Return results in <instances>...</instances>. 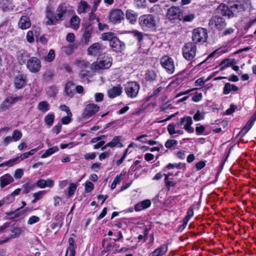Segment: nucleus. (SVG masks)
<instances>
[{
  "mask_svg": "<svg viewBox=\"0 0 256 256\" xmlns=\"http://www.w3.org/2000/svg\"><path fill=\"white\" fill-rule=\"evenodd\" d=\"M66 12L67 9L65 4H62L58 6L55 14L52 8L48 6L46 10V16L48 18L46 24H56L58 20H62L65 18Z\"/></svg>",
  "mask_w": 256,
  "mask_h": 256,
  "instance_id": "f257e3e1",
  "label": "nucleus"
},
{
  "mask_svg": "<svg viewBox=\"0 0 256 256\" xmlns=\"http://www.w3.org/2000/svg\"><path fill=\"white\" fill-rule=\"evenodd\" d=\"M112 64V58L108 55L104 54L92 64L90 68L94 72H100L102 70L109 68Z\"/></svg>",
  "mask_w": 256,
  "mask_h": 256,
  "instance_id": "f03ea898",
  "label": "nucleus"
},
{
  "mask_svg": "<svg viewBox=\"0 0 256 256\" xmlns=\"http://www.w3.org/2000/svg\"><path fill=\"white\" fill-rule=\"evenodd\" d=\"M140 26L144 30H152L156 26L157 20L156 16L151 14L140 16L138 18Z\"/></svg>",
  "mask_w": 256,
  "mask_h": 256,
  "instance_id": "7ed1b4c3",
  "label": "nucleus"
},
{
  "mask_svg": "<svg viewBox=\"0 0 256 256\" xmlns=\"http://www.w3.org/2000/svg\"><path fill=\"white\" fill-rule=\"evenodd\" d=\"M196 44L188 42L182 48V56L187 60H192L196 56Z\"/></svg>",
  "mask_w": 256,
  "mask_h": 256,
  "instance_id": "20e7f679",
  "label": "nucleus"
},
{
  "mask_svg": "<svg viewBox=\"0 0 256 256\" xmlns=\"http://www.w3.org/2000/svg\"><path fill=\"white\" fill-rule=\"evenodd\" d=\"M208 33L206 29L198 28L193 30L192 40L193 43H204L208 38Z\"/></svg>",
  "mask_w": 256,
  "mask_h": 256,
  "instance_id": "39448f33",
  "label": "nucleus"
},
{
  "mask_svg": "<svg viewBox=\"0 0 256 256\" xmlns=\"http://www.w3.org/2000/svg\"><path fill=\"white\" fill-rule=\"evenodd\" d=\"M210 26L214 30L220 31L223 30L226 26L225 19L218 16H214L212 17L209 22Z\"/></svg>",
  "mask_w": 256,
  "mask_h": 256,
  "instance_id": "423d86ee",
  "label": "nucleus"
},
{
  "mask_svg": "<svg viewBox=\"0 0 256 256\" xmlns=\"http://www.w3.org/2000/svg\"><path fill=\"white\" fill-rule=\"evenodd\" d=\"M140 88V84L137 82L133 81L128 82L124 86V90L126 96L131 98L137 96Z\"/></svg>",
  "mask_w": 256,
  "mask_h": 256,
  "instance_id": "0eeeda50",
  "label": "nucleus"
},
{
  "mask_svg": "<svg viewBox=\"0 0 256 256\" xmlns=\"http://www.w3.org/2000/svg\"><path fill=\"white\" fill-rule=\"evenodd\" d=\"M192 118L189 116H185L180 119L176 123V126L180 130L184 129L188 133H192L194 132V128L192 126Z\"/></svg>",
  "mask_w": 256,
  "mask_h": 256,
  "instance_id": "6e6552de",
  "label": "nucleus"
},
{
  "mask_svg": "<svg viewBox=\"0 0 256 256\" xmlns=\"http://www.w3.org/2000/svg\"><path fill=\"white\" fill-rule=\"evenodd\" d=\"M100 110L99 106L94 104H87L82 115V120H88L94 116Z\"/></svg>",
  "mask_w": 256,
  "mask_h": 256,
  "instance_id": "1a4fd4ad",
  "label": "nucleus"
},
{
  "mask_svg": "<svg viewBox=\"0 0 256 256\" xmlns=\"http://www.w3.org/2000/svg\"><path fill=\"white\" fill-rule=\"evenodd\" d=\"M166 16L170 20H181L182 18V11L179 6H171L168 10Z\"/></svg>",
  "mask_w": 256,
  "mask_h": 256,
  "instance_id": "9d476101",
  "label": "nucleus"
},
{
  "mask_svg": "<svg viewBox=\"0 0 256 256\" xmlns=\"http://www.w3.org/2000/svg\"><path fill=\"white\" fill-rule=\"evenodd\" d=\"M160 64L168 73L172 74L174 72V64L173 59L169 56H162L160 61Z\"/></svg>",
  "mask_w": 256,
  "mask_h": 256,
  "instance_id": "9b49d317",
  "label": "nucleus"
},
{
  "mask_svg": "<svg viewBox=\"0 0 256 256\" xmlns=\"http://www.w3.org/2000/svg\"><path fill=\"white\" fill-rule=\"evenodd\" d=\"M124 13L119 8L112 10L108 14V18L110 22L113 24L120 23L124 19Z\"/></svg>",
  "mask_w": 256,
  "mask_h": 256,
  "instance_id": "f8f14e48",
  "label": "nucleus"
},
{
  "mask_svg": "<svg viewBox=\"0 0 256 256\" xmlns=\"http://www.w3.org/2000/svg\"><path fill=\"white\" fill-rule=\"evenodd\" d=\"M26 68L31 72L36 73L41 68L40 60L37 58L32 57L27 61Z\"/></svg>",
  "mask_w": 256,
  "mask_h": 256,
  "instance_id": "ddd939ff",
  "label": "nucleus"
},
{
  "mask_svg": "<svg viewBox=\"0 0 256 256\" xmlns=\"http://www.w3.org/2000/svg\"><path fill=\"white\" fill-rule=\"evenodd\" d=\"M110 46L113 50L116 52H121L125 49L124 42L120 41L116 37L114 38L111 42H110Z\"/></svg>",
  "mask_w": 256,
  "mask_h": 256,
  "instance_id": "4468645a",
  "label": "nucleus"
},
{
  "mask_svg": "<svg viewBox=\"0 0 256 256\" xmlns=\"http://www.w3.org/2000/svg\"><path fill=\"white\" fill-rule=\"evenodd\" d=\"M26 84V76L20 74L16 76L14 80V84L16 88L20 89Z\"/></svg>",
  "mask_w": 256,
  "mask_h": 256,
  "instance_id": "2eb2a0df",
  "label": "nucleus"
},
{
  "mask_svg": "<svg viewBox=\"0 0 256 256\" xmlns=\"http://www.w3.org/2000/svg\"><path fill=\"white\" fill-rule=\"evenodd\" d=\"M102 46L99 43H94L92 44L88 50V54L89 55L96 56L102 51Z\"/></svg>",
  "mask_w": 256,
  "mask_h": 256,
  "instance_id": "dca6fc26",
  "label": "nucleus"
},
{
  "mask_svg": "<svg viewBox=\"0 0 256 256\" xmlns=\"http://www.w3.org/2000/svg\"><path fill=\"white\" fill-rule=\"evenodd\" d=\"M54 182L53 180L48 179L46 180L40 179L36 182V186L40 188H52L54 186Z\"/></svg>",
  "mask_w": 256,
  "mask_h": 256,
  "instance_id": "f3484780",
  "label": "nucleus"
},
{
  "mask_svg": "<svg viewBox=\"0 0 256 256\" xmlns=\"http://www.w3.org/2000/svg\"><path fill=\"white\" fill-rule=\"evenodd\" d=\"M216 12L224 16H228V18L232 16V10H230V8L224 4H220L216 10Z\"/></svg>",
  "mask_w": 256,
  "mask_h": 256,
  "instance_id": "a211bd4d",
  "label": "nucleus"
},
{
  "mask_svg": "<svg viewBox=\"0 0 256 256\" xmlns=\"http://www.w3.org/2000/svg\"><path fill=\"white\" fill-rule=\"evenodd\" d=\"M14 181V179L11 175L8 174H5L0 177V186L4 188Z\"/></svg>",
  "mask_w": 256,
  "mask_h": 256,
  "instance_id": "6ab92c4d",
  "label": "nucleus"
},
{
  "mask_svg": "<svg viewBox=\"0 0 256 256\" xmlns=\"http://www.w3.org/2000/svg\"><path fill=\"white\" fill-rule=\"evenodd\" d=\"M121 137L120 136H116L109 142L107 143L102 148V150H104L108 147L113 148L115 146H118L122 147Z\"/></svg>",
  "mask_w": 256,
  "mask_h": 256,
  "instance_id": "aec40b11",
  "label": "nucleus"
},
{
  "mask_svg": "<svg viewBox=\"0 0 256 256\" xmlns=\"http://www.w3.org/2000/svg\"><path fill=\"white\" fill-rule=\"evenodd\" d=\"M168 131L169 134L171 136H174V134L177 135H182L184 134V131L180 128H178L176 126V124H170L167 127Z\"/></svg>",
  "mask_w": 256,
  "mask_h": 256,
  "instance_id": "412c9836",
  "label": "nucleus"
},
{
  "mask_svg": "<svg viewBox=\"0 0 256 256\" xmlns=\"http://www.w3.org/2000/svg\"><path fill=\"white\" fill-rule=\"evenodd\" d=\"M138 14L136 12H135L134 10H127L126 12V17L127 20L129 21V22L131 24H134L138 18Z\"/></svg>",
  "mask_w": 256,
  "mask_h": 256,
  "instance_id": "4be33fe9",
  "label": "nucleus"
},
{
  "mask_svg": "<svg viewBox=\"0 0 256 256\" xmlns=\"http://www.w3.org/2000/svg\"><path fill=\"white\" fill-rule=\"evenodd\" d=\"M151 201L150 200H146L136 204L134 207L136 212H140L149 208L151 205Z\"/></svg>",
  "mask_w": 256,
  "mask_h": 256,
  "instance_id": "5701e85b",
  "label": "nucleus"
},
{
  "mask_svg": "<svg viewBox=\"0 0 256 256\" xmlns=\"http://www.w3.org/2000/svg\"><path fill=\"white\" fill-rule=\"evenodd\" d=\"M18 26L22 30L29 28L31 26V22L29 18L27 16H22L18 22Z\"/></svg>",
  "mask_w": 256,
  "mask_h": 256,
  "instance_id": "b1692460",
  "label": "nucleus"
},
{
  "mask_svg": "<svg viewBox=\"0 0 256 256\" xmlns=\"http://www.w3.org/2000/svg\"><path fill=\"white\" fill-rule=\"evenodd\" d=\"M90 8V5L84 0H81L78 4L77 12L78 14L86 13Z\"/></svg>",
  "mask_w": 256,
  "mask_h": 256,
  "instance_id": "393cba45",
  "label": "nucleus"
},
{
  "mask_svg": "<svg viewBox=\"0 0 256 256\" xmlns=\"http://www.w3.org/2000/svg\"><path fill=\"white\" fill-rule=\"evenodd\" d=\"M168 250V246L166 244H162L158 247L152 252L150 256H163L164 254Z\"/></svg>",
  "mask_w": 256,
  "mask_h": 256,
  "instance_id": "a878e982",
  "label": "nucleus"
},
{
  "mask_svg": "<svg viewBox=\"0 0 256 256\" xmlns=\"http://www.w3.org/2000/svg\"><path fill=\"white\" fill-rule=\"evenodd\" d=\"M122 88L120 86H114L108 90V96L110 98H114L121 94Z\"/></svg>",
  "mask_w": 256,
  "mask_h": 256,
  "instance_id": "bb28decb",
  "label": "nucleus"
},
{
  "mask_svg": "<svg viewBox=\"0 0 256 256\" xmlns=\"http://www.w3.org/2000/svg\"><path fill=\"white\" fill-rule=\"evenodd\" d=\"M238 90V88L234 84H231L229 82L225 84L223 88V94L225 95L228 94L232 92H237Z\"/></svg>",
  "mask_w": 256,
  "mask_h": 256,
  "instance_id": "cd10ccee",
  "label": "nucleus"
},
{
  "mask_svg": "<svg viewBox=\"0 0 256 256\" xmlns=\"http://www.w3.org/2000/svg\"><path fill=\"white\" fill-rule=\"evenodd\" d=\"M230 50H231V48L230 46H225L221 47L219 48H218L217 50H216L212 52L209 55V58L214 57L216 56H220L223 54H224V53H226V52H229Z\"/></svg>",
  "mask_w": 256,
  "mask_h": 256,
  "instance_id": "c85d7f7f",
  "label": "nucleus"
},
{
  "mask_svg": "<svg viewBox=\"0 0 256 256\" xmlns=\"http://www.w3.org/2000/svg\"><path fill=\"white\" fill-rule=\"evenodd\" d=\"M65 92L67 96L72 97L74 93V84L72 82H68L65 86Z\"/></svg>",
  "mask_w": 256,
  "mask_h": 256,
  "instance_id": "c756f323",
  "label": "nucleus"
},
{
  "mask_svg": "<svg viewBox=\"0 0 256 256\" xmlns=\"http://www.w3.org/2000/svg\"><path fill=\"white\" fill-rule=\"evenodd\" d=\"M38 110L44 113L46 112L50 109V105L47 101H42L38 103Z\"/></svg>",
  "mask_w": 256,
  "mask_h": 256,
  "instance_id": "7c9ffc66",
  "label": "nucleus"
},
{
  "mask_svg": "<svg viewBox=\"0 0 256 256\" xmlns=\"http://www.w3.org/2000/svg\"><path fill=\"white\" fill-rule=\"evenodd\" d=\"M148 137V136L146 134H142L138 136L136 140L142 143L143 144H148L150 146H154V145H157L158 144V142L157 141H155L154 140H144L142 139L144 138H146Z\"/></svg>",
  "mask_w": 256,
  "mask_h": 256,
  "instance_id": "2f4dec72",
  "label": "nucleus"
},
{
  "mask_svg": "<svg viewBox=\"0 0 256 256\" xmlns=\"http://www.w3.org/2000/svg\"><path fill=\"white\" fill-rule=\"evenodd\" d=\"M22 98L17 96H8L4 101L5 103L9 106V108L16 102L21 100Z\"/></svg>",
  "mask_w": 256,
  "mask_h": 256,
  "instance_id": "473e14b6",
  "label": "nucleus"
},
{
  "mask_svg": "<svg viewBox=\"0 0 256 256\" xmlns=\"http://www.w3.org/2000/svg\"><path fill=\"white\" fill-rule=\"evenodd\" d=\"M70 23L71 27L77 30L80 26V18L77 16H74L71 18Z\"/></svg>",
  "mask_w": 256,
  "mask_h": 256,
  "instance_id": "72a5a7b5",
  "label": "nucleus"
},
{
  "mask_svg": "<svg viewBox=\"0 0 256 256\" xmlns=\"http://www.w3.org/2000/svg\"><path fill=\"white\" fill-rule=\"evenodd\" d=\"M59 148L58 146H54L46 150L45 152L42 155V158H46L54 154V152H58Z\"/></svg>",
  "mask_w": 256,
  "mask_h": 256,
  "instance_id": "f704fd0d",
  "label": "nucleus"
},
{
  "mask_svg": "<svg viewBox=\"0 0 256 256\" xmlns=\"http://www.w3.org/2000/svg\"><path fill=\"white\" fill-rule=\"evenodd\" d=\"M230 9V10H232V16H233L234 13L243 10L244 7L242 4L240 3H236L231 6Z\"/></svg>",
  "mask_w": 256,
  "mask_h": 256,
  "instance_id": "c9c22d12",
  "label": "nucleus"
},
{
  "mask_svg": "<svg viewBox=\"0 0 256 256\" xmlns=\"http://www.w3.org/2000/svg\"><path fill=\"white\" fill-rule=\"evenodd\" d=\"M134 4L135 7L138 9H144L147 7L146 0H134Z\"/></svg>",
  "mask_w": 256,
  "mask_h": 256,
  "instance_id": "e433bc0d",
  "label": "nucleus"
},
{
  "mask_svg": "<svg viewBox=\"0 0 256 256\" xmlns=\"http://www.w3.org/2000/svg\"><path fill=\"white\" fill-rule=\"evenodd\" d=\"M75 64L80 68L84 69L88 67L89 62L84 60H76Z\"/></svg>",
  "mask_w": 256,
  "mask_h": 256,
  "instance_id": "4c0bfd02",
  "label": "nucleus"
},
{
  "mask_svg": "<svg viewBox=\"0 0 256 256\" xmlns=\"http://www.w3.org/2000/svg\"><path fill=\"white\" fill-rule=\"evenodd\" d=\"M92 34V30L90 28H87L83 34L82 38L85 44H88L90 42V39Z\"/></svg>",
  "mask_w": 256,
  "mask_h": 256,
  "instance_id": "58836bf2",
  "label": "nucleus"
},
{
  "mask_svg": "<svg viewBox=\"0 0 256 256\" xmlns=\"http://www.w3.org/2000/svg\"><path fill=\"white\" fill-rule=\"evenodd\" d=\"M234 63V60L226 59L221 62L220 66L222 70H224L228 67H229Z\"/></svg>",
  "mask_w": 256,
  "mask_h": 256,
  "instance_id": "ea45409f",
  "label": "nucleus"
},
{
  "mask_svg": "<svg viewBox=\"0 0 256 256\" xmlns=\"http://www.w3.org/2000/svg\"><path fill=\"white\" fill-rule=\"evenodd\" d=\"M54 114L52 112H50L47 114L44 118V122L46 124L52 126L54 123Z\"/></svg>",
  "mask_w": 256,
  "mask_h": 256,
  "instance_id": "a19ab883",
  "label": "nucleus"
},
{
  "mask_svg": "<svg viewBox=\"0 0 256 256\" xmlns=\"http://www.w3.org/2000/svg\"><path fill=\"white\" fill-rule=\"evenodd\" d=\"M116 37L115 34L112 32H108L104 33L102 35V38L104 40H109L110 42H111L114 38Z\"/></svg>",
  "mask_w": 256,
  "mask_h": 256,
  "instance_id": "79ce46f5",
  "label": "nucleus"
},
{
  "mask_svg": "<svg viewBox=\"0 0 256 256\" xmlns=\"http://www.w3.org/2000/svg\"><path fill=\"white\" fill-rule=\"evenodd\" d=\"M254 122L250 120L248 122L246 125L242 130L240 132V134L242 135H244L252 128V127L254 125Z\"/></svg>",
  "mask_w": 256,
  "mask_h": 256,
  "instance_id": "37998d69",
  "label": "nucleus"
},
{
  "mask_svg": "<svg viewBox=\"0 0 256 256\" xmlns=\"http://www.w3.org/2000/svg\"><path fill=\"white\" fill-rule=\"evenodd\" d=\"M18 163H19L18 158L16 157L14 158L8 160L7 162H4V163L2 164H0V166H12Z\"/></svg>",
  "mask_w": 256,
  "mask_h": 256,
  "instance_id": "c03bdc74",
  "label": "nucleus"
},
{
  "mask_svg": "<svg viewBox=\"0 0 256 256\" xmlns=\"http://www.w3.org/2000/svg\"><path fill=\"white\" fill-rule=\"evenodd\" d=\"M178 144V142L174 139L168 140L165 142L164 146L167 148H171L173 147L176 146Z\"/></svg>",
  "mask_w": 256,
  "mask_h": 256,
  "instance_id": "a18cd8bd",
  "label": "nucleus"
},
{
  "mask_svg": "<svg viewBox=\"0 0 256 256\" xmlns=\"http://www.w3.org/2000/svg\"><path fill=\"white\" fill-rule=\"evenodd\" d=\"M22 133L20 130H16L13 132L12 137L14 142H17L22 138Z\"/></svg>",
  "mask_w": 256,
  "mask_h": 256,
  "instance_id": "49530a36",
  "label": "nucleus"
},
{
  "mask_svg": "<svg viewBox=\"0 0 256 256\" xmlns=\"http://www.w3.org/2000/svg\"><path fill=\"white\" fill-rule=\"evenodd\" d=\"M156 74L153 70H148L146 74V78L147 80L153 81L156 79Z\"/></svg>",
  "mask_w": 256,
  "mask_h": 256,
  "instance_id": "de8ad7c7",
  "label": "nucleus"
},
{
  "mask_svg": "<svg viewBox=\"0 0 256 256\" xmlns=\"http://www.w3.org/2000/svg\"><path fill=\"white\" fill-rule=\"evenodd\" d=\"M174 168L180 169V164H168L166 167L164 168L163 171L166 172L167 170Z\"/></svg>",
  "mask_w": 256,
  "mask_h": 256,
  "instance_id": "09e8293b",
  "label": "nucleus"
},
{
  "mask_svg": "<svg viewBox=\"0 0 256 256\" xmlns=\"http://www.w3.org/2000/svg\"><path fill=\"white\" fill-rule=\"evenodd\" d=\"M76 189V185L75 184L71 183L68 188V195L69 197L72 196L74 194V193Z\"/></svg>",
  "mask_w": 256,
  "mask_h": 256,
  "instance_id": "8fccbe9b",
  "label": "nucleus"
},
{
  "mask_svg": "<svg viewBox=\"0 0 256 256\" xmlns=\"http://www.w3.org/2000/svg\"><path fill=\"white\" fill-rule=\"evenodd\" d=\"M55 57V53L54 50H50L48 54L44 57V60L48 62L52 61Z\"/></svg>",
  "mask_w": 256,
  "mask_h": 256,
  "instance_id": "3c124183",
  "label": "nucleus"
},
{
  "mask_svg": "<svg viewBox=\"0 0 256 256\" xmlns=\"http://www.w3.org/2000/svg\"><path fill=\"white\" fill-rule=\"evenodd\" d=\"M94 188V184L90 181L87 180L85 182L84 189L86 192H91Z\"/></svg>",
  "mask_w": 256,
  "mask_h": 256,
  "instance_id": "603ef678",
  "label": "nucleus"
},
{
  "mask_svg": "<svg viewBox=\"0 0 256 256\" xmlns=\"http://www.w3.org/2000/svg\"><path fill=\"white\" fill-rule=\"evenodd\" d=\"M204 113L203 112L198 110L194 116V120L195 121H200L204 120Z\"/></svg>",
  "mask_w": 256,
  "mask_h": 256,
  "instance_id": "864d4df0",
  "label": "nucleus"
},
{
  "mask_svg": "<svg viewBox=\"0 0 256 256\" xmlns=\"http://www.w3.org/2000/svg\"><path fill=\"white\" fill-rule=\"evenodd\" d=\"M128 32L132 34L135 37L139 42L142 40L143 35L142 32L135 30L132 32Z\"/></svg>",
  "mask_w": 256,
  "mask_h": 256,
  "instance_id": "5fc2aeb1",
  "label": "nucleus"
},
{
  "mask_svg": "<svg viewBox=\"0 0 256 256\" xmlns=\"http://www.w3.org/2000/svg\"><path fill=\"white\" fill-rule=\"evenodd\" d=\"M22 188H24L23 192L24 194H28L34 188V185L30 184L29 182H27L22 186Z\"/></svg>",
  "mask_w": 256,
  "mask_h": 256,
  "instance_id": "6e6d98bb",
  "label": "nucleus"
},
{
  "mask_svg": "<svg viewBox=\"0 0 256 256\" xmlns=\"http://www.w3.org/2000/svg\"><path fill=\"white\" fill-rule=\"evenodd\" d=\"M40 220V218L39 217L36 216H32L30 217L27 223L28 224L31 225L38 222Z\"/></svg>",
  "mask_w": 256,
  "mask_h": 256,
  "instance_id": "4d7b16f0",
  "label": "nucleus"
},
{
  "mask_svg": "<svg viewBox=\"0 0 256 256\" xmlns=\"http://www.w3.org/2000/svg\"><path fill=\"white\" fill-rule=\"evenodd\" d=\"M208 80L209 78H208L206 80H204V78H199L195 81V86H202L204 84L205 82L208 81Z\"/></svg>",
  "mask_w": 256,
  "mask_h": 256,
  "instance_id": "13d9d810",
  "label": "nucleus"
},
{
  "mask_svg": "<svg viewBox=\"0 0 256 256\" xmlns=\"http://www.w3.org/2000/svg\"><path fill=\"white\" fill-rule=\"evenodd\" d=\"M12 232L13 234L12 236L14 238H18L21 234L22 230L21 228L15 227L12 230Z\"/></svg>",
  "mask_w": 256,
  "mask_h": 256,
  "instance_id": "bf43d9fd",
  "label": "nucleus"
},
{
  "mask_svg": "<svg viewBox=\"0 0 256 256\" xmlns=\"http://www.w3.org/2000/svg\"><path fill=\"white\" fill-rule=\"evenodd\" d=\"M34 34L32 30H29L26 34V40L30 43H32L34 42Z\"/></svg>",
  "mask_w": 256,
  "mask_h": 256,
  "instance_id": "052dcab7",
  "label": "nucleus"
},
{
  "mask_svg": "<svg viewBox=\"0 0 256 256\" xmlns=\"http://www.w3.org/2000/svg\"><path fill=\"white\" fill-rule=\"evenodd\" d=\"M24 175V170L22 168H18L16 170L14 174V177L16 179H20Z\"/></svg>",
  "mask_w": 256,
  "mask_h": 256,
  "instance_id": "680f3d73",
  "label": "nucleus"
},
{
  "mask_svg": "<svg viewBox=\"0 0 256 256\" xmlns=\"http://www.w3.org/2000/svg\"><path fill=\"white\" fill-rule=\"evenodd\" d=\"M21 190H22L20 188H16L10 195L8 196V198H10L11 201H14V196L19 194Z\"/></svg>",
  "mask_w": 256,
  "mask_h": 256,
  "instance_id": "e2e57ef3",
  "label": "nucleus"
},
{
  "mask_svg": "<svg viewBox=\"0 0 256 256\" xmlns=\"http://www.w3.org/2000/svg\"><path fill=\"white\" fill-rule=\"evenodd\" d=\"M72 114L71 115H67L66 116H64L62 118V122L64 124H70L72 119Z\"/></svg>",
  "mask_w": 256,
  "mask_h": 256,
  "instance_id": "0e129e2a",
  "label": "nucleus"
},
{
  "mask_svg": "<svg viewBox=\"0 0 256 256\" xmlns=\"http://www.w3.org/2000/svg\"><path fill=\"white\" fill-rule=\"evenodd\" d=\"M194 18V15L193 14H188L184 16H182V19L184 22H192Z\"/></svg>",
  "mask_w": 256,
  "mask_h": 256,
  "instance_id": "69168bd1",
  "label": "nucleus"
},
{
  "mask_svg": "<svg viewBox=\"0 0 256 256\" xmlns=\"http://www.w3.org/2000/svg\"><path fill=\"white\" fill-rule=\"evenodd\" d=\"M46 194L45 190H40L33 194L34 198H36L38 200L42 198V196Z\"/></svg>",
  "mask_w": 256,
  "mask_h": 256,
  "instance_id": "338daca9",
  "label": "nucleus"
},
{
  "mask_svg": "<svg viewBox=\"0 0 256 256\" xmlns=\"http://www.w3.org/2000/svg\"><path fill=\"white\" fill-rule=\"evenodd\" d=\"M166 186L170 189L171 187H174L176 186V183L170 179H164Z\"/></svg>",
  "mask_w": 256,
  "mask_h": 256,
  "instance_id": "774afa93",
  "label": "nucleus"
}]
</instances>
